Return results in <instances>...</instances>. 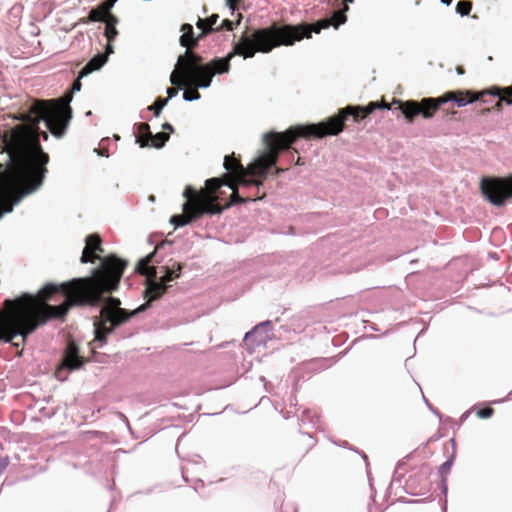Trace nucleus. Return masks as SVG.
I'll use <instances>...</instances> for the list:
<instances>
[{"label": "nucleus", "instance_id": "nucleus-1", "mask_svg": "<svg viewBox=\"0 0 512 512\" xmlns=\"http://www.w3.org/2000/svg\"><path fill=\"white\" fill-rule=\"evenodd\" d=\"M155 252L141 259L137 271L147 276L144 297L147 301L131 312L121 308L118 298L103 297V293L117 289L126 263L115 256L102 261V269H95L93 278H78L60 285L47 284L36 296L25 295L18 300H6L8 310L0 323V339L19 346L27 336L49 320L62 319L72 306H96L103 302L100 316L94 323L95 340L105 343L106 336L127 322L131 317L145 311L150 303L166 292V283L178 278L182 269L177 262L166 268L165 274L156 280L157 271L149 265Z\"/></svg>", "mask_w": 512, "mask_h": 512}, {"label": "nucleus", "instance_id": "nucleus-2", "mask_svg": "<svg viewBox=\"0 0 512 512\" xmlns=\"http://www.w3.org/2000/svg\"><path fill=\"white\" fill-rule=\"evenodd\" d=\"M71 100L72 96L59 102L35 100L21 113V123L0 135L6 155L5 167L0 164V197L10 201L0 218L42 186L49 156L41 148L39 135L47 140L48 134L40 131L39 124L54 136H63L72 118Z\"/></svg>", "mask_w": 512, "mask_h": 512}, {"label": "nucleus", "instance_id": "nucleus-3", "mask_svg": "<svg viewBox=\"0 0 512 512\" xmlns=\"http://www.w3.org/2000/svg\"><path fill=\"white\" fill-rule=\"evenodd\" d=\"M334 14L333 19H322L314 24L277 25L257 29L251 35L243 34L240 41L234 44L233 50L224 58H215L202 64V57L194 52L185 51L177 60L175 69L170 75V82L182 89L183 86L206 89L211 86L213 76L225 74L230 71V62L236 55L245 59L254 57L255 53H269L279 46H291L303 38H310L312 32L320 33L333 25L336 29L346 22L345 12Z\"/></svg>", "mask_w": 512, "mask_h": 512}, {"label": "nucleus", "instance_id": "nucleus-4", "mask_svg": "<svg viewBox=\"0 0 512 512\" xmlns=\"http://www.w3.org/2000/svg\"><path fill=\"white\" fill-rule=\"evenodd\" d=\"M376 109H390V107L380 102H370L366 107L347 106L341 109L337 115L318 124L296 126L283 133H265L263 142L267 149L247 168H244L231 156L224 158L223 166L228 172L237 173L241 184L259 186L262 184L260 180L247 179V176L265 178L269 170L276 165L279 151L288 148L297 138L308 136L323 138L327 135H337L343 130L344 122L348 116H353L356 121H359Z\"/></svg>", "mask_w": 512, "mask_h": 512}, {"label": "nucleus", "instance_id": "nucleus-5", "mask_svg": "<svg viewBox=\"0 0 512 512\" xmlns=\"http://www.w3.org/2000/svg\"><path fill=\"white\" fill-rule=\"evenodd\" d=\"M222 185L223 183L218 178L207 179L205 186L209 195L206 196L199 195L191 186H187L183 192L187 201L182 205L185 214L172 216L170 222L177 228L191 223L204 214H220L222 208L210 202L216 198L214 194Z\"/></svg>", "mask_w": 512, "mask_h": 512}, {"label": "nucleus", "instance_id": "nucleus-6", "mask_svg": "<svg viewBox=\"0 0 512 512\" xmlns=\"http://www.w3.org/2000/svg\"><path fill=\"white\" fill-rule=\"evenodd\" d=\"M453 99V92H447L438 98H423L421 102L409 100L406 102L395 101V104H399V109L404 114L405 118L412 122L413 119L422 115L425 119L433 117L434 113L440 105L445 104Z\"/></svg>", "mask_w": 512, "mask_h": 512}, {"label": "nucleus", "instance_id": "nucleus-7", "mask_svg": "<svg viewBox=\"0 0 512 512\" xmlns=\"http://www.w3.org/2000/svg\"><path fill=\"white\" fill-rule=\"evenodd\" d=\"M481 191L491 204L501 207L512 197V178L497 181L483 179Z\"/></svg>", "mask_w": 512, "mask_h": 512}, {"label": "nucleus", "instance_id": "nucleus-8", "mask_svg": "<svg viewBox=\"0 0 512 512\" xmlns=\"http://www.w3.org/2000/svg\"><path fill=\"white\" fill-rule=\"evenodd\" d=\"M135 126L137 127L138 132L136 142L140 144V147H146L150 145L155 148H162L169 139V134L165 132H159L155 135H152L147 123H139Z\"/></svg>", "mask_w": 512, "mask_h": 512}, {"label": "nucleus", "instance_id": "nucleus-9", "mask_svg": "<svg viewBox=\"0 0 512 512\" xmlns=\"http://www.w3.org/2000/svg\"><path fill=\"white\" fill-rule=\"evenodd\" d=\"M82 364L83 360L78 355V347L73 342L68 343L65 354L63 356L62 365L56 371L57 378L63 380L64 378L61 377L62 370H75L80 368Z\"/></svg>", "mask_w": 512, "mask_h": 512}, {"label": "nucleus", "instance_id": "nucleus-10", "mask_svg": "<svg viewBox=\"0 0 512 512\" xmlns=\"http://www.w3.org/2000/svg\"><path fill=\"white\" fill-rule=\"evenodd\" d=\"M272 331V323L269 320L263 321L250 331H248L245 336L244 340L249 341L253 339L255 345L260 346L266 344L267 340L269 339V333Z\"/></svg>", "mask_w": 512, "mask_h": 512}, {"label": "nucleus", "instance_id": "nucleus-11", "mask_svg": "<svg viewBox=\"0 0 512 512\" xmlns=\"http://www.w3.org/2000/svg\"><path fill=\"white\" fill-rule=\"evenodd\" d=\"M181 31L183 34L180 37V45L186 47V51H190V48L195 47L198 42L210 32L209 29L204 30L197 37H194L193 26L188 23L182 25Z\"/></svg>", "mask_w": 512, "mask_h": 512}, {"label": "nucleus", "instance_id": "nucleus-12", "mask_svg": "<svg viewBox=\"0 0 512 512\" xmlns=\"http://www.w3.org/2000/svg\"><path fill=\"white\" fill-rule=\"evenodd\" d=\"M86 246L83 249L81 262L88 263L92 262L96 256L91 255V252L102 251L101 249V240L98 235L92 234L86 237L85 239Z\"/></svg>", "mask_w": 512, "mask_h": 512}, {"label": "nucleus", "instance_id": "nucleus-13", "mask_svg": "<svg viewBox=\"0 0 512 512\" xmlns=\"http://www.w3.org/2000/svg\"><path fill=\"white\" fill-rule=\"evenodd\" d=\"M107 61V56L104 54H97L94 56L79 72V77L83 78L95 70L100 69Z\"/></svg>", "mask_w": 512, "mask_h": 512}, {"label": "nucleus", "instance_id": "nucleus-14", "mask_svg": "<svg viewBox=\"0 0 512 512\" xmlns=\"http://www.w3.org/2000/svg\"><path fill=\"white\" fill-rule=\"evenodd\" d=\"M491 95L498 96L500 98L497 107H500V103L503 101L508 105L512 104V86L506 88H494L493 91L490 92Z\"/></svg>", "mask_w": 512, "mask_h": 512}, {"label": "nucleus", "instance_id": "nucleus-15", "mask_svg": "<svg viewBox=\"0 0 512 512\" xmlns=\"http://www.w3.org/2000/svg\"><path fill=\"white\" fill-rule=\"evenodd\" d=\"M472 4L470 1L462 0L456 5V12L461 16H466L470 13Z\"/></svg>", "mask_w": 512, "mask_h": 512}, {"label": "nucleus", "instance_id": "nucleus-16", "mask_svg": "<svg viewBox=\"0 0 512 512\" xmlns=\"http://www.w3.org/2000/svg\"><path fill=\"white\" fill-rule=\"evenodd\" d=\"M168 99L158 98L153 105L149 107L150 110L154 111L155 116H158L162 109L167 105Z\"/></svg>", "mask_w": 512, "mask_h": 512}, {"label": "nucleus", "instance_id": "nucleus-17", "mask_svg": "<svg viewBox=\"0 0 512 512\" xmlns=\"http://www.w3.org/2000/svg\"><path fill=\"white\" fill-rule=\"evenodd\" d=\"M475 100H476L475 98H471V99L467 100L463 97H457L456 93L453 92L452 102H454L458 107H464L470 103H473Z\"/></svg>", "mask_w": 512, "mask_h": 512}, {"label": "nucleus", "instance_id": "nucleus-18", "mask_svg": "<svg viewBox=\"0 0 512 512\" xmlns=\"http://www.w3.org/2000/svg\"><path fill=\"white\" fill-rule=\"evenodd\" d=\"M197 88H194L191 92H184L183 93V100L190 102L194 100H199L201 98L200 93L196 90Z\"/></svg>", "mask_w": 512, "mask_h": 512}, {"label": "nucleus", "instance_id": "nucleus-19", "mask_svg": "<svg viewBox=\"0 0 512 512\" xmlns=\"http://www.w3.org/2000/svg\"><path fill=\"white\" fill-rule=\"evenodd\" d=\"M89 20L91 22H98L104 20V12L99 10H91L89 13Z\"/></svg>", "mask_w": 512, "mask_h": 512}, {"label": "nucleus", "instance_id": "nucleus-20", "mask_svg": "<svg viewBox=\"0 0 512 512\" xmlns=\"http://www.w3.org/2000/svg\"><path fill=\"white\" fill-rule=\"evenodd\" d=\"M104 34H105L108 42H111L118 35V30L116 29V27H106Z\"/></svg>", "mask_w": 512, "mask_h": 512}, {"label": "nucleus", "instance_id": "nucleus-21", "mask_svg": "<svg viewBox=\"0 0 512 512\" xmlns=\"http://www.w3.org/2000/svg\"><path fill=\"white\" fill-rule=\"evenodd\" d=\"M494 410L490 407H486L477 411V416L482 419L490 418L493 415Z\"/></svg>", "mask_w": 512, "mask_h": 512}, {"label": "nucleus", "instance_id": "nucleus-22", "mask_svg": "<svg viewBox=\"0 0 512 512\" xmlns=\"http://www.w3.org/2000/svg\"><path fill=\"white\" fill-rule=\"evenodd\" d=\"M103 21L106 22V27H115L118 23L117 17L112 14H107L106 16L104 15Z\"/></svg>", "mask_w": 512, "mask_h": 512}, {"label": "nucleus", "instance_id": "nucleus-23", "mask_svg": "<svg viewBox=\"0 0 512 512\" xmlns=\"http://www.w3.org/2000/svg\"><path fill=\"white\" fill-rule=\"evenodd\" d=\"M219 19V15L218 14H213L211 15L210 17L206 18V24L209 28V31H212L213 30V26L217 23Z\"/></svg>", "mask_w": 512, "mask_h": 512}, {"label": "nucleus", "instance_id": "nucleus-24", "mask_svg": "<svg viewBox=\"0 0 512 512\" xmlns=\"http://www.w3.org/2000/svg\"><path fill=\"white\" fill-rule=\"evenodd\" d=\"M452 462L453 460L452 459H449L447 461H445L441 466H440V473L441 474H446L450 471L451 469V466H452Z\"/></svg>", "mask_w": 512, "mask_h": 512}, {"label": "nucleus", "instance_id": "nucleus-25", "mask_svg": "<svg viewBox=\"0 0 512 512\" xmlns=\"http://www.w3.org/2000/svg\"><path fill=\"white\" fill-rule=\"evenodd\" d=\"M233 28H234V23L228 19H225L222 21L221 26L219 28H217V30L226 29L228 31H231V30H233Z\"/></svg>", "mask_w": 512, "mask_h": 512}, {"label": "nucleus", "instance_id": "nucleus-26", "mask_svg": "<svg viewBox=\"0 0 512 512\" xmlns=\"http://www.w3.org/2000/svg\"><path fill=\"white\" fill-rule=\"evenodd\" d=\"M196 26H197V28L201 29L202 31L209 29L207 24H206V20L205 19H201V18L198 19V21L196 23Z\"/></svg>", "mask_w": 512, "mask_h": 512}, {"label": "nucleus", "instance_id": "nucleus-27", "mask_svg": "<svg viewBox=\"0 0 512 512\" xmlns=\"http://www.w3.org/2000/svg\"><path fill=\"white\" fill-rule=\"evenodd\" d=\"M7 466H8V459L1 458L0 459V475L6 470Z\"/></svg>", "mask_w": 512, "mask_h": 512}, {"label": "nucleus", "instance_id": "nucleus-28", "mask_svg": "<svg viewBox=\"0 0 512 512\" xmlns=\"http://www.w3.org/2000/svg\"><path fill=\"white\" fill-rule=\"evenodd\" d=\"M227 6L234 11L236 9V5L241 2V0H226Z\"/></svg>", "mask_w": 512, "mask_h": 512}, {"label": "nucleus", "instance_id": "nucleus-29", "mask_svg": "<svg viewBox=\"0 0 512 512\" xmlns=\"http://www.w3.org/2000/svg\"><path fill=\"white\" fill-rule=\"evenodd\" d=\"M80 77H78V79L73 83L72 85V92H78L81 90V82H80Z\"/></svg>", "mask_w": 512, "mask_h": 512}, {"label": "nucleus", "instance_id": "nucleus-30", "mask_svg": "<svg viewBox=\"0 0 512 512\" xmlns=\"http://www.w3.org/2000/svg\"><path fill=\"white\" fill-rule=\"evenodd\" d=\"M167 94H168V98L167 99H171V98L175 97L178 94V89H176V88H168L167 89Z\"/></svg>", "mask_w": 512, "mask_h": 512}, {"label": "nucleus", "instance_id": "nucleus-31", "mask_svg": "<svg viewBox=\"0 0 512 512\" xmlns=\"http://www.w3.org/2000/svg\"><path fill=\"white\" fill-rule=\"evenodd\" d=\"M162 127H163V129H165V130H169V131H171V132L173 131V127H172V125H171V124H169V123H165V124H163V126H162Z\"/></svg>", "mask_w": 512, "mask_h": 512}, {"label": "nucleus", "instance_id": "nucleus-32", "mask_svg": "<svg viewBox=\"0 0 512 512\" xmlns=\"http://www.w3.org/2000/svg\"><path fill=\"white\" fill-rule=\"evenodd\" d=\"M106 53L107 54L113 53V48H112L111 42H108V44H107Z\"/></svg>", "mask_w": 512, "mask_h": 512}, {"label": "nucleus", "instance_id": "nucleus-33", "mask_svg": "<svg viewBox=\"0 0 512 512\" xmlns=\"http://www.w3.org/2000/svg\"><path fill=\"white\" fill-rule=\"evenodd\" d=\"M441 3L446 6H449L452 3V0H441Z\"/></svg>", "mask_w": 512, "mask_h": 512}, {"label": "nucleus", "instance_id": "nucleus-34", "mask_svg": "<svg viewBox=\"0 0 512 512\" xmlns=\"http://www.w3.org/2000/svg\"><path fill=\"white\" fill-rule=\"evenodd\" d=\"M442 486H443L442 487L443 493L446 494L447 493V486H446L445 482H443Z\"/></svg>", "mask_w": 512, "mask_h": 512}, {"label": "nucleus", "instance_id": "nucleus-35", "mask_svg": "<svg viewBox=\"0 0 512 512\" xmlns=\"http://www.w3.org/2000/svg\"><path fill=\"white\" fill-rule=\"evenodd\" d=\"M467 416H468V412H465V413L462 415V419L467 418Z\"/></svg>", "mask_w": 512, "mask_h": 512}, {"label": "nucleus", "instance_id": "nucleus-36", "mask_svg": "<svg viewBox=\"0 0 512 512\" xmlns=\"http://www.w3.org/2000/svg\"><path fill=\"white\" fill-rule=\"evenodd\" d=\"M283 171H284L283 169H276V171H275V172H276L277 174H279V173H281V172H283Z\"/></svg>", "mask_w": 512, "mask_h": 512}, {"label": "nucleus", "instance_id": "nucleus-37", "mask_svg": "<svg viewBox=\"0 0 512 512\" xmlns=\"http://www.w3.org/2000/svg\"><path fill=\"white\" fill-rule=\"evenodd\" d=\"M457 72H458L459 74H462V73H463V70H462L461 68H458V69H457Z\"/></svg>", "mask_w": 512, "mask_h": 512}, {"label": "nucleus", "instance_id": "nucleus-38", "mask_svg": "<svg viewBox=\"0 0 512 512\" xmlns=\"http://www.w3.org/2000/svg\"><path fill=\"white\" fill-rule=\"evenodd\" d=\"M455 114H456V111H452V112H450L448 115H449V116H453V115H455Z\"/></svg>", "mask_w": 512, "mask_h": 512}, {"label": "nucleus", "instance_id": "nucleus-39", "mask_svg": "<svg viewBox=\"0 0 512 512\" xmlns=\"http://www.w3.org/2000/svg\"><path fill=\"white\" fill-rule=\"evenodd\" d=\"M347 3H352L354 0H344Z\"/></svg>", "mask_w": 512, "mask_h": 512}, {"label": "nucleus", "instance_id": "nucleus-40", "mask_svg": "<svg viewBox=\"0 0 512 512\" xmlns=\"http://www.w3.org/2000/svg\"><path fill=\"white\" fill-rule=\"evenodd\" d=\"M86 115H87V116H90V115H91V111H88V112L86 113Z\"/></svg>", "mask_w": 512, "mask_h": 512}]
</instances>
